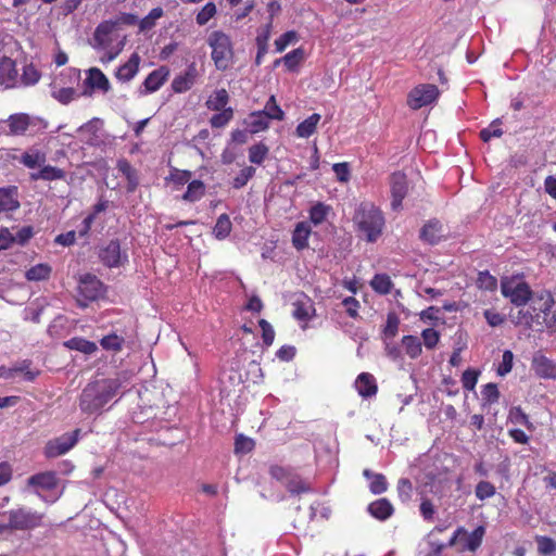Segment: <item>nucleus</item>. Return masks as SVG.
<instances>
[{
  "label": "nucleus",
  "mask_w": 556,
  "mask_h": 556,
  "mask_svg": "<svg viewBox=\"0 0 556 556\" xmlns=\"http://www.w3.org/2000/svg\"><path fill=\"white\" fill-rule=\"evenodd\" d=\"M496 493L495 486L489 481H480L475 489V494L480 501H484L494 496Z\"/></svg>",
  "instance_id": "obj_51"
},
{
  "label": "nucleus",
  "mask_w": 556,
  "mask_h": 556,
  "mask_svg": "<svg viewBox=\"0 0 556 556\" xmlns=\"http://www.w3.org/2000/svg\"><path fill=\"white\" fill-rule=\"evenodd\" d=\"M401 344L405 354L412 359L419 357L422 352V343L416 336H404Z\"/></svg>",
  "instance_id": "obj_30"
},
{
  "label": "nucleus",
  "mask_w": 556,
  "mask_h": 556,
  "mask_svg": "<svg viewBox=\"0 0 556 556\" xmlns=\"http://www.w3.org/2000/svg\"><path fill=\"white\" fill-rule=\"evenodd\" d=\"M125 339L115 332L109 333L100 341V345L105 351L119 352L123 349Z\"/></svg>",
  "instance_id": "obj_36"
},
{
  "label": "nucleus",
  "mask_w": 556,
  "mask_h": 556,
  "mask_svg": "<svg viewBox=\"0 0 556 556\" xmlns=\"http://www.w3.org/2000/svg\"><path fill=\"white\" fill-rule=\"evenodd\" d=\"M80 429L73 432L63 433L62 435L50 440L45 446V455L48 458H54L66 454L78 442Z\"/></svg>",
  "instance_id": "obj_12"
},
{
  "label": "nucleus",
  "mask_w": 556,
  "mask_h": 556,
  "mask_svg": "<svg viewBox=\"0 0 556 556\" xmlns=\"http://www.w3.org/2000/svg\"><path fill=\"white\" fill-rule=\"evenodd\" d=\"M232 118V110L230 108L218 111L217 114L211 118L212 127H224Z\"/></svg>",
  "instance_id": "obj_57"
},
{
  "label": "nucleus",
  "mask_w": 556,
  "mask_h": 556,
  "mask_svg": "<svg viewBox=\"0 0 556 556\" xmlns=\"http://www.w3.org/2000/svg\"><path fill=\"white\" fill-rule=\"evenodd\" d=\"M299 34L295 30H288L275 40L276 52H283L290 45L299 41Z\"/></svg>",
  "instance_id": "obj_40"
},
{
  "label": "nucleus",
  "mask_w": 556,
  "mask_h": 556,
  "mask_svg": "<svg viewBox=\"0 0 556 556\" xmlns=\"http://www.w3.org/2000/svg\"><path fill=\"white\" fill-rule=\"evenodd\" d=\"M501 291L517 307L525 306L532 298V291L528 283L515 278L504 279Z\"/></svg>",
  "instance_id": "obj_8"
},
{
  "label": "nucleus",
  "mask_w": 556,
  "mask_h": 556,
  "mask_svg": "<svg viewBox=\"0 0 556 556\" xmlns=\"http://www.w3.org/2000/svg\"><path fill=\"white\" fill-rule=\"evenodd\" d=\"M503 135L501 128V121L497 118L493 121L486 128L480 131V138L484 142H489L492 138H500Z\"/></svg>",
  "instance_id": "obj_47"
},
{
  "label": "nucleus",
  "mask_w": 556,
  "mask_h": 556,
  "mask_svg": "<svg viewBox=\"0 0 556 556\" xmlns=\"http://www.w3.org/2000/svg\"><path fill=\"white\" fill-rule=\"evenodd\" d=\"M28 485L35 488L37 495L48 503H54L61 495L56 491V475L52 471L40 472L29 477Z\"/></svg>",
  "instance_id": "obj_6"
},
{
  "label": "nucleus",
  "mask_w": 556,
  "mask_h": 556,
  "mask_svg": "<svg viewBox=\"0 0 556 556\" xmlns=\"http://www.w3.org/2000/svg\"><path fill=\"white\" fill-rule=\"evenodd\" d=\"M20 207L16 187L0 188V213L13 212Z\"/></svg>",
  "instance_id": "obj_24"
},
{
  "label": "nucleus",
  "mask_w": 556,
  "mask_h": 556,
  "mask_svg": "<svg viewBox=\"0 0 556 556\" xmlns=\"http://www.w3.org/2000/svg\"><path fill=\"white\" fill-rule=\"evenodd\" d=\"M531 369L539 378L556 380V361L548 358L542 351L533 354Z\"/></svg>",
  "instance_id": "obj_15"
},
{
  "label": "nucleus",
  "mask_w": 556,
  "mask_h": 556,
  "mask_svg": "<svg viewBox=\"0 0 556 556\" xmlns=\"http://www.w3.org/2000/svg\"><path fill=\"white\" fill-rule=\"evenodd\" d=\"M51 274V267L48 264H37L30 267L25 276L29 281H40L48 279Z\"/></svg>",
  "instance_id": "obj_38"
},
{
  "label": "nucleus",
  "mask_w": 556,
  "mask_h": 556,
  "mask_svg": "<svg viewBox=\"0 0 556 556\" xmlns=\"http://www.w3.org/2000/svg\"><path fill=\"white\" fill-rule=\"evenodd\" d=\"M258 324L262 329V338H263L264 344L266 346L271 345L274 342V339H275V331H274L271 325L265 319H261Z\"/></svg>",
  "instance_id": "obj_62"
},
{
  "label": "nucleus",
  "mask_w": 556,
  "mask_h": 556,
  "mask_svg": "<svg viewBox=\"0 0 556 556\" xmlns=\"http://www.w3.org/2000/svg\"><path fill=\"white\" fill-rule=\"evenodd\" d=\"M84 83L86 85L85 96H91L93 91L106 93L111 87L108 77L97 67H92L87 72Z\"/></svg>",
  "instance_id": "obj_18"
},
{
  "label": "nucleus",
  "mask_w": 556,
  "mask_h": 556,
  "mask_svg": "<svg viewBox=\"0 0 556 556\" xmlns=\"http://www.w3.org/2000/svg\"><path fill=\"white\" fill-rule=\"evenodd\" d=\"M483 316H484L486 323L489 324V326H491V327H498L506 319L505 315L496 312L495 309H485L483 312Z\"/></svg>",
  "instance_id": "obj_63"
},
{
  "label": "nucleus",
  "mask_w": 556,
  "mask_h": 556,
  "mask_svg": "<svg viewBox=\"0 0 556 556\" xmlns=\"http://www.w3.org/2000/svg\"><path fill=\"white\" fill-rule=\"evenodd\" d=\"M79 294L87 301H96L104 293L103 283L91 274L80 277L78 285Z\"/></svg>",
  "instance_id": "obj_16"
},
{
  "label": "nucleus",
  "mask_w": 556,
  "mask_h": 556,
  "mask_svg": "<svg viewBox=\"0 0 556 556\" xmlns=\"http://www.w3.org/2000/svg\"><path fill=\"white\" fill-rule=\"evenodd\" d=\"M216 12L215 3L207 2L197 14L195 21L200 26H203L216 14Z\"/></svg>",
  "instance_id": "obj_53"
},
{
  "label": "nucleus",
  "mask_w": 556,
  "mask_h": 556,
  "mask_svg": "<svg viewBox=\"0 0 556 556\" xmlns=\"http://www.w3.org/2000/svg\"><path fill=\"white\" fill-rule=\"evenodd\" d=\"M268 153V149L264 144H254L249 149V160L251 163L261 164Z\"/></svg>",
  "instance_id": "obj_55"
},
{
  "label": "nucleus",
  "mask_w": 556,
  "mask_h": 556,
  "mask_svg": "<svg viewBox=\"0 0 556 556\" xmlns=\"http://www.w3.org/2000/svg\"><path fill=\"white\" fill-rule=\"evenodd\" d=\"M479 372L473 369H467L462 376V383L464 389L472 391L477 384Z\"/></svg>",
  "instance_id": "obj_61"
},
{
  "label": "nucleus",
  "mask_w": 556,
  "mask_h": 556,
  "mask_svg": "<svg viewBox=\"0 0 556 556\" xmlns=\"http://www.w3.org/2000/svg\"><path fill=\"white\" fill-rule=\"evenodd\" d=\"M269 121L266 114L261 111L254 112L250 115V128L252 132H258L265 130L268 127Z\"/></svg>",
  "instance_id": "obj_49"
},
{
  "label": "nucleus",
  "mask_w": 556,
  "mask_h": 556,
  "mask_svg": "<svg viewBox=\"0 0 556 556\" xmlns=\"http://www.w3.org/2000/svg\"><path fill=\"white\" fill-rule=\"evenodd\" d=\"M229 96L226 89L216 90L206 101V106L212 111H222L226 109Z\"/></svg>",
  "instance_id": "obj_33"
},
{
  "label": "nucleus",
  "mask_w": 556,
  "mask_h": 556,
  "mask_svg": "<svg viewBox=\"0 0 556 556\" xmlns=\"http://www.w3.org/2000/svg\"><path fill=\"white\" fill-rule=\"evenodd\" d=\"M263 114H266L267 119H277L281 121L283 119L285 113L279 108V105L276 103V99L274 96H271L268 101L266 102V105L263 111H261Z\"/></svg>",
  "instance_id": "obj_46"
},
{
  "label": "nucleus",
  "mask_w": 556,
  "mask_h": 556,
  "mask_svg": "<svg viewBox=\"0 0 556 556\" xmlns=\"http://www.w3.org/2000/svg\"><path fill=\"white\" fill-rule=\"evenodd\" d=\"M355 388L363 397H370L377 393V386L372 375L362 372L355 380Z\"/></svg>",
  "instance_id": "obj_27"
},
{
  "label": "nucleus",
  "mask_w": 556,
  "mask_h": 556,
  "mask_svg": "<svg viewBox=\"0 0 556 556\" xmlns=\"http://www.w3.org/2000/svg\"><path fill=\"white\" fill-rule=\"evenodd\" d=\"M443 237V225L439 220H429L420 230V239L429 244H437Z\"/></svg>",
  "instance_id": "obj_23"
},
{
  "label": "nucleus",
  "mask_w": 556,
  "mask_h": 556,
  "mask_svg": "<svg viewBox=\"0 0 556 556\" xmlns=\"http://www.w3.org/2000/svg\"><path fill=\"white\" fill-rule=\"evenodd\" d=\"M8 520L10 531L29 530L41 526L43 514L26 507L11 509L1 514Z\"/></svg>",
  "instance_id": "obj_5"
},
{
  "label": "nucleus",
  "mask_w": 556,
  "mask_h": 556,
  "mask_svg": "<svg viewBox=\"0 0 556 556\" xmlns=\"http://www.w3.org/2000/svg\"><path fill=\"white\" fill-rule=\"evenodd\" d=\"M46 161V152L35 147L25 151L21 156V163L27 168H40Z\"/></svg>",
  "instance_id": "obj_26"
},
{
  "label": "nucleus",
  "mask_w": 556,
  "mask_h": 556,
  "mask_svg": "<svg viewBox=\"0 0 556 556\" xmlns=\"http://www.w3.org/2000/svg\"><path fill=\"white\" fill-rule=\"evenodd\" d=\"M477 283L479 288L491 291L496 289L497 280L489 271H480Z\"/></svg>",
  "instance_id": "obj_59"
},
{
  "label": "nucleus",
  "mask_w": 556,
  "mask_h": 556,
  "mask_svg": "<svg viewBox=\"0 0 556 556\" xmlns=\"http://www.w3.org/2000/svg\"><path fill=\"white\" fill-rule=\"evenodd\" d=\"M532 309L535 314H541V327H556V304L549 292H541L532 300Z\"/></svg>",
  "instance_id": "obj_9"
},
{
  "label": "nucleus",
  "mask_w": 556,
  "mask_h": 556,
  "mask_svg": "<svg viewBox=\"0 0 556 556\" xmlns=\"http://www.w3.org/2000/svg\"><path fill=\"white\" fill-rule=\"evenodd\" d=\"M65 177V172L59 167L51 166V165H42L39 170L30 173V179L34 181L37 180H45V181H52V180H60Z\"/></svg>",
  "instance_id": "obj_28"
},
{
  "label": "nucleus",
  "mask_w": 556,
  "mask_h": 556,
  "mask_svg": "<svg viewBox=\"0 0 556 556\" xmlns=\"http://www.w3.org/2000/svg\"><path fill=\"white\" fill-rule=\"evenodd\" d=\"M510 320L515 326H523L526 328L541 327L540 318L541 314H535L532 309V305L529 308L523 306L519 308L515 314L511 313Z\"/></svg>",
  "instance_id": "obj_21"
},
{
  "label": "nucleus",
  "mask_w": 556,
  "mask_h": 556,
  "mask_svg": "<svg viewBox=\"0 0 556 556\" xmlns=\"http://www.w3.org/2000/svg\"><path fill=\"white\" fill-rule=\"evenodd\" d=\"M315 313V308L309 301L294 303L293 316L303 321L309 320Z\"/></svg>",
  "instance_id": "obj_41"
},
{
  "label": "nucleus",
  "mask_w": 556,
  "mask_h": 556,
  "mask_svg": "<svg viewBox=\"0 0 556 556\" xmlns=\"http://www.w3.org/2000/svg\"><path fill=\"white\" fill-rule=\"evenodd\" d=\"M169 70L166 66H160L152 71L138 88L137 92L140 97L156 92L168 79Z\"/></svg>",
  "instance_id": "obj_14"
},
{
  "label": "nucleus",
  "mask_w": 556,
  "mask_h": 556,
  "mask_svg": "<svg viewBox=\"0 0 556 556\" xmlns=\"http://www.w3.org/2000/svg\"><path fill=\"white\" fill-rule=\"evenodd\" d=\"M255 168L247 166L240 170V173L233 178L232 186L236 189L244 187L248 181L254 176Z\"/></svg>",
  "instance_id": "obj_54"
},
{
  "label": "nucleus",
  "mask_w": 556,
  "mask_h": 556,
  "mask_svg": "<svg viewBox=\"0 0 556 556\" xmlns=\"http://www.w3.org/2000/svg\"><path fill=\"white\" fill-rule=\"evenodd\" d=\"M253 446H254V442L252 439L247 438L242 434H240L236 438V442H235L236 453H248L253 448Z\"/></svg>",
  "instance_id": "obj_64"
},
{
  "label": "nucleus",
  "mask_w": 556,
  "mask_h": 556,
  "mask_svg": "<svg viewBox=\"0 0 556 556\" xmlns=\"http://www.w3.org/2000/svg\"><path fill=\"white\" fill-rule=\"evenodd\" d=\"M140 56L138 53H132L128 61L122 64L115 72V77L122 83H128L135 78L139 72Z\"/></svg>",
  "instance_id": "obj_22"
},
{
  "label": "nucleus",
  "mask_w": 556,
  "mask_h": 556,
  "mask_svg": "<svg viewBox=\"0 0 556 556\" xmlns=\"http://www.w3.org/2000/svg\"><path fill=\"white\" fill-rule=\"evenodd\" d=\"M207 45L212 49L211 55L216 68L227 70L233 58L230 37L222 30H214L207 37Z\"/></svg>",
  "instance_id": "obj_4"
},
{
  "label": "nucleus",
  "mask_w": 556,
  "mask_h": 556,
  "mask_svg": "<svg viewBox=\"0 0 556 556\" xmlns=\"http://www.w3.org/2000/svg\"><path fill=\"white\" fill-rule=\"evenodd\" d=\"M198 70L194 63L188 65L186 71L177 75L172 81V89L176 93H182L190 90L195 84Z\"/></svg>",
  "instance_id": "obj_20"
},
{
  "label": "nucleus",
  "mask_w": 556,
  "mask_h": 556,
  "mask_svg": "<svg viewBox=\"0 0 556 556\" xmlns=\"http://www.w3.org/2000/svg\"><path fill=\"white\" fill-rule=\"evenodd\" d=\"M122 381L119 378L101 379L88 383L79 397V408L87 415H101L112 407L106 405L117 396Z\"/></svg>",
  "instance_id": "obj_1"
},
{
  "label": "nucleus",
  "mask_w": 556,
  "mask_h": 556,
  "mask_svg": "<svg viewBox=\"0 0 556 556\" xmlns=\"http://www.w3.org/2000/svg\"><path fill=\"white\" fill-rule=\"evenodd\" d=\"M111 23H114L115 28L119 30L121 26H132L138 24L139 18L134 13H121L116 17L110 20Z\"/></svg>",
  "instance_id": "obj_56"
},
{
  "label": "nucleus",
  "mask_w": 556,
  "mask_h": 556,
  "mask_svg": "<svg viewBox=\"0 0 556 556\" xmlns=\"http://www.w3.org/2000/svg\"><path fill=\"white\" fill-rule=\"evenodd\" d=\"M40 78V75L35 66L26 65L23 68V74L20 77V86L35 85Z\"/></svg>",
  "instance_id": "obj_50"
},
{
  "label": "nucleus",
  "mask_w": 556,
  "mask_h": 556,
  "mask_svg": "<svg viewBox=\"0 0 556 556\" xmlns=\"http://www.w3.org/2000/svg\"><path fill=\"white\" fill-rule=\"evenodd\" d=\"M99 257L101 262L110 267H119L128 262L126 251H122L118 240H111L100 249Z\"/></svg>",
  "instance_id": "obj_13"
},
{
  "label": "nucleus",
  "mask_w": 556,
  "mask_h": 556,
  "mask_svg": "<svg viewBox=\"0 0 556 556\" xmlns=\"http://www.w3.org/2000/svg\"><path fill=\"white\" fill-rule=\"evenodd\" d=\"M270 475L280 481L290 493L300 494L311 490L309 484L295 472L279 466L271 467Z\"/></svg>",
  "instance_id": "obj_11"
},
{
  "label": "nucleus",
  "mask_w": 556,
  "mask_h": 556,
  "mask_svg": "<svg viewBox=\"0 0 556 556\" xmlns=\"http://www.w3.org/2000/svg\"><path fill=\"white\" fill-rule=\"evenodd\" d=\"M353 220L367 241L375 242L384 227L382 212L371 203H362L355 211Z\"/></svg>",
  "instance_id": "obj_3"
},
{
  "label": "nucleus",
  "mask_w": 556,
  "mask_h": 556,
  "mask_svg": "<svg viewBox=\"0 0 556 556\" xmlns=\"http://www.w3.org/2000/svg\"><path fill=\"white\" fill-rule=\"evenodd\" d=\"M421 338L425 346L428 350H432L440 340V333L433 328H427L422 330Z\"/></svg>",
  "instance_id": "obj_58"
},
{
  "label": "nucleus",
  "mask_w": 556,
  "mask_h": 556,
  "mask_svg": "<svg viewBox=\"0 0 556 556\" xmlns=\"http://www.w3.org/2000/svg\"><path fill=\"white\" fill-rule=\"evenodd\" d=\"M0 86L4 88L20 86V77L15 62L10 58H2L0 60Z\"/></svg>",
  "instance_id": "obj_19"
},
{
  "label": "nucleus",
  "mask_w": 556,
  "mask_h": 556,
  "mask_svg": "<svg viewBox=\"0 0 556 556\" xmlns=\"http://www.w3.org/2000/svg\"><path fill=\"white\" fill-rule=\"evenodd\" d=\"M231 227L232 225L229 216L227 214H222L216 220L213 233L219 240L225 239L229 236Z\"/></svg>",
  "instance_id": "obj_37"
},
{
  "label": "nucleus",
  "mask_w": 556,
  "mask_h": 556,
  "mask_svg": "<svg viewBox=\"0 0 556 556\" xmlns=\"http://www.w3.org/2000/svg\"><path fill=\"white\" fill-rule=\"evenodd\" d=\"M164 14V11L162 8L157 7L150 11V13L144 16L143 18L139 20V30L146 31L154 27L155 22L161 18Z\"/></svg>",
  "instance_id": "obj_42"
},
{
  "label": "nucleus",
  "mask_w": 556,
  "mask_h": 556,
  "mask_svg": "<svg viewBox=\"0 0 556 556\" xmlns=\"http://www.w3.org/2000/svg\"><path fill=\"white\" fill-rule=\"evenodd\" d=\"M372 289L381 294H387L391 291L392 281L388 275L377 274L370 281Z\"/></svg>",
  "instance_id": "obj_44"
},
{
  "label": "nucleus",
  "mask_w": 556,
  "mask_h": 556,
  "mask_svg": "<svg viewBox=\"0 0 556 556\" xmlns=\"http://www.w3.org/2000/svg\"><path fill=\"white\" fill-rule=\"evenodd\" d=\"M7 124L10 134L15 136L24 135L27 130L31 132L40 131L47 128V122L37 116H30L26 113H15L8 117Z\"/></svg>",
  "instance_id": "obj_7"
},
{
  "label": "nucleus",
  "mask_w": 556,
  "mask_h": 556,
  "mask_svg": "<svg viewBox=\"0 0 556 556\" xmlns=\"http://www.w3.org/2000/svg\"><path fill=\"white\" fill-rule=\"evenodd\" d=\"M508 419L514 425H520L528 429H532V424L529 420L528 415L520 407L510 408Z\"/></svg>",
  "instance_id": "obj_48"
},
{
  "label": "nucleus",
  "mask_w": 556,
  "mask_h": 556,
  "mask_svg": "<svg viewBox=\"0 0 556 556\" xmlns=\"http://www.w3.org/2000/svg\"><path fill=\"white\" fill-rule=\"evenodd\" d=\"M364 476L370 481L369 489L374 494H381L387 490V480L381 473H372L370 470L365 469Z\"/></svg>",
  "instance_id": "obj_34"
},
{
  "label": "nucleus",
  "mask_w": 556,
  "mask_h": 556,
  "mask_svg": "<svg viewBox=\"0 0 556 556\" xmlns=\"http://www.w3.org/2000/svg\"><path fill=\"white\" fill-rule=\"evenodd\" d=\"M390 190L392 197L391 207L393 211H399L408 191V182L405 174L397 172L391 175Z\"/></svg>",
  "instance_id": "obj_17"
},
{
  "label": "nucleus",
  "mask_w": 556,
  "mask_h": 556,
  "mask_svg": "<svg viewBox=\"0 0 556 556\" xmlns=\"http://www.w3.org/2000/svg\"><path fill=\"white\" fill-rule=\"evenodd\" d=\"M64 346L70 350L79 351L87 355L93 354L98 350V346L94 342L79 337H74L65 341Z\"/></svg>",
  "instance_id": "obj_31"
},
{
  "label": "nucleus",
  "mask_w": 556,
  "mask_h": 556,
  "mask_svg": "<svg viewBox=\"0 0 556 556\" xmlns=\"http://www.w3.org/2000/svg\"><path fill=\"white\" fill-rule=\"evenodd\" d=\"M320 115L318 113H314L311 116H308L306 119L301 122L296 129L295 134L299 138H308L311 137L317 128V125L320 121Z\"/></svg>",
  "instance_id": "obj_32"
},
{
  "label": "nucleus",
  "mask_w": 556,
  "mask_h": 556,
  "mask_svg": "<svg viewBox=\"0 0 556 556\" xmlns=\"http://www.w3.org/2000/svg\"><path fill=\"white\" fill-rule=\"evenodd\" d=\"M514 354L511 351L506 350L503 353L502 362L498 365L497 374L500 376H506L513 369Z\"/></svg>",
  "instance_id": "obj_60"
},
{
  "label": "nucleus",
  "mask_w": 556,
  "mask_h": 556,
  "mask_svg": "<svg viewBox=\"0 0 556 556\" xmlns=\"http://www.w3.org/2000/svg\"><path fill=\"white\" fill-rule=\"evenodd\" d=\"M440 92L433 84H421L413 88L407 96V105L412 110H419L422 106L432 104Z\"/></svg>",
  "instance_id": "obj_10"
},
{
  "label": "nucleus",
  "mask_w": 556,
  "mask_h": 556,
  "mask_svg": "<svg viewBox=\"0 0 556 556\" xmlns=\"http://www.w3.org/2000/svg\"><path fill=\"white\" fill-rule=\"evenodd\" d=\"M205 193V185L201 180H192L187 187L182 199L188 202L199 201Z\"/></svg>",
  "instance_id": "obj_35"
},
{
  "label": "nucleus",
  "mask_w": 556,
  "mask_h": 556,
  "mask_svg": "<svg viewBox=\"0 0 556 556\" xmlns=\"http://www.w3.org/2000/svg\"><path fill=\"white\" fill-rule=\"evenodd\" d=\"M90 45L96 51L102 52V63H110L124 50L126 36L119 34L114 23L105 20L96 27Z\"/></svg>",
  "instance_id": "obj_2"
},
{
  "label": "nucleus",
  "mask_w": 556,
  "mask_h": 556,
  "mask_svg": "<svg viewBox=\"0 0 556 556\" xmlns=\"http://www.w3.org/2000/svg\"><path fill=\"white\" fill-rule=\"evenodd\" d=\"M312 232V228L308 223L300 222L295 225L292 232V245L298 250H304L308 245V238Z\"/></svg>",
  "instance_id": "obj_25"
},
{
  "label": "nucleus",
  "mask_w": 556,
  "mask_h": 556,
  "mask_svg": "<svg viewBox=\"0 0 556 556\" xmlns=\"http://www.w3.org/2000/svg\"><path fill=\"white\" fill-rule=\"evenodd\" d=\"M536 544H538V551L542 555H551L556 552V542L548 538L539 535L535 538Z\"/></svg>",
  "instance_id": "obj_52"
},
{
  "label": "nucleus",
  "mask_w": 556,
  "mask_h": 556,
  "mask_svg": "<svg viewBox=\"0 0 556 556\" xmlns=\"http://www.w3.org/2000/svg\"><path fill=\"white\" fill-rule=\"evenodd\" d=\"M485 534V528L483 526L477 527L471 533L467 535L466 547L467 549L475 552L482 543Z\"/></svg>",
  "instance_id": "obj_45"
},
{
  "label": "nucleus",
  "mask_w": 556,
  "mask_h": 556,
  "mask_svg": "<svg viewBox=\"0 0 556 556\" xmlns=\"http://www.w3.org/2000/svg\"><path fill=\"white\" fill-rule=\"evenodd\" d=\"M330 212V206L324 203H316L309 211V219L314 225H320L324 223Z\"/></svg>",
  "instance_id": "obj_43"
},
{
  "label": "nucleus",
  "mask_w": 556,
  "mask_h": 556,
  "mask_svg": "<svg viewBox=\"0 0 556 556\" xmlns=\"http://www.w3.org/2000/svg\"><path fill=\"white\" fill-rule=\"evenodd\" d=\"M305 51L303 48H296L288 52L283 58L282 62L289 71H294L299 64L304 61Z\"/></svg>",
  "instance_id": "obj_39"
},
{
  "label": "nucleus",
  "mask_w": 556,
  "mask_h": 556,
  "mask_svg": "<svg viewBox=\"0 0 556 556\" xmlns=\"http://www.w3.org/2000/svg\"><path fill=\"white\" fill-rule=\"evenodd\" d=\"M368 511L372 517L386 520L393 514V506L387 498H380L368 505Z\"/></svg>",
  "instance_id": "obj_29"
}]
</instances>
